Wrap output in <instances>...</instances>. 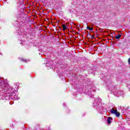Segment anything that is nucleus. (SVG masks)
<instances>
[{
    "mask_svg": "<svg viewBox=\"0 0 130 130\" xmlns=\"http://www.w3.org/2000/svg\"><path fill=\"white\" fill-rule=\"evenodd\" d=\"M120 37H121V35H119V34H118L115 37V38L116 39H119L120 38Z\"/></svg>",
    "mask_w": 130,
    "mask_h": 130,
    "instance_id": "3",
    "label": "nucleus"
},
{
    "mask_svg": "<svg viewBox=\"0 0 130 130\" xmlns=\"http://www.w3.org/2000/svg\"><path fill=\"white\" fill-rule=\"evenodd\" d=\"M116 116H117V117H119V115H120V114L119 113H118L117 111L115 113Z\"/></svg>",
    "mask_w": 130,
    "mask_h": 130,
    "instance_id": "5",
    "label": "nucleus"
},
{
    "mask_svg": "<svg viewBox=\"0 0 130 130\" xmlns=\"http://www.w3.org/2000/svg\"><path fill=\"white\" fill-rule=\"evenodd\" d=\"M117 111V110H114V108H113L110 110V112H111V113H112V114H115V113H116Z\"/></svg>",
    "mask_w": 130,
    "mask_h": 130,
    "instance_id": "1",
    "label": "nucleus"
},
{
    "mask_svg": "<svg viewBox=\"0 0 130 130\" xmlns=\"http://www.w3.org/2000/svg\"><path fill=\"white\" fill-rule=\"evenodd\" d=\"M114 89H115V87H113V89H112V88H111V87H110L109 90H111L112 93H114Z\"/></svg>",
    "mask_w": 130,
    "mask_h": 130,
    "instance_id": "8",
    "label": "nucleus"
},
{
    "mask_svg": "<svg viewBox=\"0 0 130 130\" xmlns=\"http://www.w3.org/2000/svg\"><path fill=\"white\" fill-rule=\"evenodd\" d=\"M128 62L129 64H130V57L128 59Z\"/></svg>",
    "mask_w": 130,
    "mask_h": 130,
    "instance_id": "10",
    "label": "nucleus"
},
{
    "mask_svg": "<svg viewBox=\"0 0 130 130\" xmlns=\"http://www.w3.org/2000/svg\"><path fill=\"white\" fill-rule=\"evenodd\" d=\"M62 28H63V31H65V30H67V25L65 24H62Z\"/></svg>",
    "mask_w": 130,
    "mask_h": 130,
    "instance_id": "4",
    "label": "nucleus"
},
{
    "mask_svg": "<svg viewBox=\"0 0 130 130\" xmlns=\"http://www.w3.org/2000/svg\"><path fill=\"white\" fill-rule=\"evenodd\" d=\"M100 110H101L102 109V107H101L100 108H99Z\"/></svg>",
    "mask_w": 130,
    "mask_h": 130,
    "instance_id": "11",
    "label": "nucleus"
},
{
    "mask_svg": "<svg viewBox=\"0 0 130 130\" xmlns=\"http://www.w3.org/2000/svg\"><path fill=\"white\" fill-rule=\"evenodd\" d=\"M111 121H112V118L111 117H109L107 119V122L110 124V123H111Z\"/></svg>",
    "mask_w": 130,
    "mask_h": 130,
    "instance_id": "2",
    "label": "nucleus"
},
{
    "mask_svg": "<svg viewBox=\"0 0 130 130\" xmlns=\"http://www.w3.org/2000/svg\"><path fill=\"white\" fill-rule=\"evenodd\" d=\"M21 60L22 61H25V62H28V61H29V60H26V59H23V58H21Z\"/></svg>",
    "mask_w": 130,
    "mask_h": 130,
    "instance_id": "7",
    "label": "nucleus"
},
{
    "mask_svg": "<svg viewBox=\"0 0 130 130\" xmlns=\"http://www.w3.org/2000/svg\"><path fill=\"white\" fill-rule=\"evenodd\" d=\"M87 29L90 31H93V27L87 26Z\"/></svg>",
    "mask_w": 130,
    "mask_h": 130,
    "instance_id": "6",
    "label": "nucleus"
},
{
    "mask_svg": "<svg viewBox=\"0 0 130 130\" xmlns=\"http://www.w3.org/2000/svg\"><path fill=\"white\" fill-rule=\"evenodd\" d=\"M76 26H77V28H78V29H79L80 27H81V25H80V24H78V25H76Z\"/></svg>",
    "mask_w": 130,
    "mask_h": 130,
    "instance_id": "9",
    "label": "nucleus"
}]
</instances>
